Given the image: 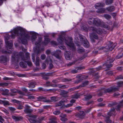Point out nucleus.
Listing matches in <instances>:
<instances>
[{"instance_id":"nucleus-1","label":"nucleus","mask_w":123,"mask_h":123,"mask_svg":"<svg viewBox=\"0 0 123 123\" xmlns=\"http://www.w3.org/2000/svg\"><path fill=\"white\" fill-rule=\"evenodd\" d=\"M12 32L19 36V42L24 44L27 43V39L30 37L29 34L26 33L25 30L21 27H18L14 29Z\"/></svg>"},{"instance_id":"nucleus-2","label":"nucleus","mask_w":123,"mask_h":123,"mask_svg":"<svg viewBox=\"0 0 123 123\" xmlns=\"http://www.w3.org/2000/svg\"><path fill=\"white\" fill-rule=\"evenodd\" d=\"M29 54L28 52L25 53V57L24 56V53L22 52L19 53H14V55L12 56V60L14 62L16 61L19 62L20 60H23L27 62L28 65L31 66L32 65L31 62L30 61H26L27 60H29L30 58Z\"/></svg>"},{"instance_id":"nucleus-3","label":"nucleus","mask_w":123,"mask_h":123,"mask_svg":"<svg viewBox=\"0 0 123 123\" xmlns=\"http://www.w3.org/2000/svg\"><path fill=\"white\" fill-rule=\"evenodd\" d=\"M73 40L72 37H69L68 38L67 40L62 35H61L57 39V40L59 43L62 44L63 42H64L69 47L70 49L72 50H74L75 48Z\"/></svg>"},{"instance_id":"nucleus-4","label":"nucleus","mask_w":123,"mask_h":123,"mask_svg":"<svg viewBox=\"0 0 123 123\" xmlns=\"http://www.w3.org/2000/svg\"><path fill=\"white\" fill-rule=\"evenodd\" d=\"M10 36L9 35H6L5 38V42L6 44V47L7 49H11L13 45L12 40L8 41Z\"/></svg>"},{"instance_id":"nucleus-5","label":"nucleus","mask_w":123,"mask_h":123,"mask_svg":"<svg viewBox=\"0 0 123 123\" xmlns=\"http://www.w3.org/2000/svg\"><path fill=\"white\" fill-rule=\"evenodd\" d=\"M114 59L112 58L111 56H107V62L104 64V65L106 66L107 68H109L112 67L113 64H111L110 65H108V63H112L114 61Z\"/></svg>"},{"instance_id":"nucleus-6","label":"nucleus","mask_w":123,"mask_h":123,"mask_svg":"<svg viewBox=\"0 0 123 123\" xmlns=\"http://www.w3.org/2000/svg\"><path fill=\"white\" fill-rule=\"evenodd\" d=\"M89 30L90 31H93V32H96L98 34H101L104 33V30L101 29H97L95 28L91 27H89Z\"/></svg>"},{"instance_id":"nucleus-7","label":"nucleus","mask_w":123,"mask_h":123,"mask_svg":"<svg viewBox=\"0 0 123 123\" xmlns=\"http://www.w3.org/2000/svg\"><path fill=\"white\" fill-rule=\"evenodd\" d=\"M42 39H40L38 42H36L35 43V44L36 45V50L35 52L38 55V54L40 53V51L39 49V47L41 43Z\"/></svg>"},{"instance_id":"nucleus-8","label":"nucleus","mask_w":123,"mask_h":123,"mask_svg":"<svg viewBox=\"0 0 123 123\" xmlns=\"http://www.w3.org/2000/svg\"><path fill=\"white\" fill-rule=\"evenodd\" d=\"M61 52L59 50L57 51L54 53L51 54L55 56L56 58L59 59V60L62 61L63 59L62 56L60 55Z\"/></svg>"},{"instance_id":"nucleus-9","label":"nucleus","mask_w":123,"mask_h":123,"mask_svg":"<svg viewBox=\"0 0 123 123\" xmlns=\"http://www.w3.org/2000/svg\"><path fill=\"white\" fill-rule=\"evenodd\" d=\"M116 45V44L113 45L112 42L109 41V44L105 47V49L111 51L114 48Z\"/></svg>"},{"instance_id":"nucleus-10","label":"nucleus","mask_w":123,"mask_h":123,"mask_svg":"<svg viewBox=\"0 0 123 123\" xmlns=\"http://www.w3.org/2000/svg\"><path fill=\"white\" fill-rule=\"evenodd\" d=\"M52 74V73H44L41 74L43 79L47 80L49 79V76H51Z\"/></svg>"},{"instance_id":"nucleus-11","label":"nucleus","mask_w":123,"mask_h":123,"mask_svg":"<svg viewBox=\"0 0 123 123\" xmlns=\"http://www.w3.org/2000/svg\"><path fill=\"white\" fill-rule=\"evenodd\" d=\"M118 89L116 87H111L110 88H106V92L110 93L112 92H115L116 91H118Z\"/></svg>"},{"instance_id":"nucleus-12","label":"nucleus","mask_w":123,"mask_h":123,"mask_svg":"<svg viewBox=\"0 0 123 123\" xmlns=\"http://www.w3.org/2000/svg\"><path fill=\"white\" fill-rule=\"evenodd\" d=\"M24 111L26 114H30L32 112L33 110L30 109V107L28 105H26Z\"/></svg>"},{"instance_id":"nucleus-13","label":"nucleus","mask_w":123,"mask_h":123,"mask_svg":"<svg viewBox=\"0 0 123 123\" xmlns=\"http://www.w3.org/2000/svg\"><path fill=\"white\" fill-rule=\"evenodd\" d=\"M85 115V114L83 111H81L79 113H77L75 115V116L81 119H83Z\"/></svg>"},{"instance_id":"nucleus-14","label":"nucleus","mask_w":123,"mask_h":123,"mask_svg":"<svg viewBox=\"0 0 123 123\" xmlns=\"http://www.w3.org/2000/svg\"><path fill=\"white\" fill-rule=\"evenodd\" d=\"M89 83V81L88 80H86L83 82L82 84L79 86L77 87V89L80 88L82 87L86 86L88 85Z\"/></svg>"},{"instance_id":"nucleus-15","label":"nucleus","mask_w":123,"mask_h":123,"mask_svg":"<svg viewBox=\"0 0 123 123\" xmlns=\"http://www.w3.org/2000/svg\"><path fill=\"white\" fill-rule=\"evenodd\" d=\"M9 60L8 57L5 56H2L0 58V62L5 63L7 62Z\"/></svg>"},{"instance_id":"nucleus-16","label":"nucleus","mask_w":123,"mask_h":123,"mask_svg":"<svg viewBox=\"0 0 123 123\" xmlns=\"http://www.w3.org/2000/svg\"><path fill=\"white\" fill-rule=\"evenodd\" d=\"M66 59L68 60H70L72 58L71 53L69 51H66L65 55Z\"/></svg>"},{"instance_id":"nucleus-17","label":"nucleus","mask_w":123,"mask_h":123,"mask_svg":"<svg viewBox=\"0 0 123 123\" xmlns=\"http://www.w3.org/2000/svg\"><path fill=\"white\" fill-rule=\"evenodd\" d=\"M88 77V76L86 75H82L81 74H79L76 76L77 78H78L80 80H81V81L84 80L86 79Z\"/></svg>"},{"instance_id":"nucleus-18","label":"nucleus","mask_w":123,"mask_h":123,"mask_svg":"<svg viewBox=\"0 0 123 123\" xmlns=\"http://www.w3.org/2000/svg\"><path fill=\"white\" fill-rule=\"evenodd\" d=\"M49 120L50 121L47 123H57L56 121L57 118L55 116L52 117Z\"/></svg>"},{"instance_id":"nucleus-19","label":"nucleus","mask_w":123,"mask_h":123,"mask_svg":"<svg viewBox=\"0 0 123 123\" xmlns=\"http://www.w3.org/2000/svg\"><path fill=\"white\" fill-rule=\"evenodd\" d=\"M94 32L90 33V36L91 37L93 38L96 39H99L101 40L102 38L101 39H100L98 35L96 33H94Z\"/></svg>"},{"instance_id":"nucleus-20","label":"nucleus","mask_w":123,"mask_h":123,"mask_svg":"<svg viewBox=\"0 0 123 123\" xmlns=\"http://www.w3.org/2000/svg\"><path fill=\"white\" fill-rule=\"evenodd\" d=\"M30 33L32 35L31 37V40L33 41H34L37 38L36 35L37 33L33 31H30Z\"/></svg>"},{"instance_id":"nucleus-21","label":"nucleus","mask_w":123,"mask_h":123,"mask_svg":"<svg viewBox=\"0 0 123 123\" xmlns=\"http://www.w3.org/2000/svg\"><path fill=\"white\" fill-rule=\"evenodd\" d=\"M101 22L100 19H94V24L97 26H99L100 25Z\"/></svg>"},{"instance_id":"nucleus-22","label":"nucleus","mask_w":123,"mask_h":123,"mask_svg":"<svg viewBox=\"0 0 123 123\" xmlns=\"http://www.w3.org/2000/svg\"><path fill=\"white\" fill-rule=\"evenodd\" d=\"M10 91L11 92L9 94L11 96L15 95V93L18 92V90L15 89H12L10 90Z\"/></svg>"},{"instance_id":"nucleus-23","label":"nucleus","mask_w":123,"mask_h":123,"mask_svg":"<svg viewBox=\"0 0 123 123\" xmlns=\"http://www.w3.org/2000/svg\"><path fill=\"white\" fill-rule=\"evenodd\" d=\"M82 42L83 43L84 46L85 47L88 48L89 47V43L87 40H83Z\"/></svg>"},{"instance_id":"nucleus-24","label":"nucleus","mask_w":123,"mask_h":123,"mask_svg":"<svg viewBox=\"0 0 123 123\" xmlns=\"http://www.w3.org/2000/svg\"><path fill=\"white\" fill-rule=\"evenodd\" d=\"M68 93V91H66L64 90H63L61 92L62 95L65 97H68V95L67 94Z\"/></svg>"},{"instance_id":"nucleus-25","label":"nucleus","mask_w":123,"mask_h":123,"mask_svg":"<svg viewBox=\"0 0 123 123\" xmlns=\"http://www.w3.org/2000/svg\"><path fill=\"white\" fill-rule=\"evenodd\" d=\"M65 102L66 101L64 100H61L59 102L56 104L55 105V106L59 107L61 106H62V105H64V104H63V103Z\"/></svg>"},{"instance_id":"nucleus-26","label":"nucleus","mask_w":123,"mask_h":123,"mask_svg":"<svg viewBox=\"0 0 123 123\" xmlns=\"http://www.w3.org/2000/svg\"><path fill=\"white\" fill-rule=\"evenodd\" d=\"M9 90L7 89H3L1 90L2 94L3 95H7L8 94Z\"/></svg>"},{"instance_id":"nucleus-27","label":"nucleus","mask_w":123,"mask_h":123,"mask_svg":"<svg viewBox=\"0 0 123 123\" xmlns=\"http://www.w3.org/2000/svg\"><path fill=\"white\" fill-rule=\"evenodd\" d=\"M73 105V104H67V105H63L62 106H61L60 109H63L64 108H68L72 106Z\"/></svg>"},{"instance_id":"nucleus-28","label":"nucleus","mask_w":123,"mask_h":123,"mask_svg":"<svg viewBox=\"0 0 123 123\" xmlns=\"http://www.w3.org/2000/svg\"><path fill=\"white\" fill-rule=\"evenodd\" d=\"M36 84V83L34 82H31L28 83L29 85L28 87L30 88H34L35 87V85Z\"/></svg>"},{"instance_id":"nucleus-29","label":"nucleus","mask_w":123,"mask_h":123,"mask_svg":"<svg viewBox=\"0 0 123 123\" xmlns=\"http://www.w3.org/2000/svg\"><path fill=\"white\" fill-rule=\"evenodd\" d=\"M106 9L110 12L113 11L115 9V7L114 6H111L107 7Z\"/></svg>"},{"instance_id":"nucleus-30","label":"nucleus","mask_w":123,"mask_h":123,"mask_svg":"<svg viewBox=\"0 0 123 123\" xmlns=\"http://www.w3.org/2000/svg\"><path fill=\"white\" fill-rule=\"evenodd\" d=\"M12 118L15 120L16 121H18L23 119V117H17L14 116H12Z\"/></svg>"},{"instance_id":"nucleus-31","label":"nucleus","mask_w":123,"mask_h":123,"mask_svg":"<svg viewBox=\"0 0 123 123\" xmlns=\"http://www.w3.org/2000/svg\"><path fill=\"white\" fill-rule=\"evenodd\" d=\"M12 118L15 120L16 121H18L23 119V117H17L14 116H12Z\"/></svg>"},{"instance_id":"nucleus-32","label":"nucleus","mask_w":123,"mask_h":123,"mask_svg":"<svg viewBox=\"0 0 123 123\" xmlns=\"http://www.w3.org/2000/svg\"><path fill=\"white\" fill-rule=\"evenodd\" d=\"M120 103L121 104V105H118L117 106L115 109L117 111H119L120 110V109L121 107V106H122L123 107V100L121 101L120 102Z\"/></svg>"},{"instance_id":"nucleus-33","label":"nucleus","mask_w":123,"mask_h":123,"mask_svg":"<svg viewBox=\"0 0 123 123\" xmlns=\"http://www.w3.org/2000/svg\"><path fill=\"white\" fill-rule=\"evenodd\" d=\"M19 65L20 66L23 68H26L27 67L26 64L22 62L20 63Z\"/></svg>"},{"instance_id":"nucleus-34","label":"nucleus","mask_w":123,"mask_h":123,"mask_svg":"<svg viewBox=\"0 0 123 123\" xmlns=\"http://www.w3.org/2000/svg\"><path fill=\"white\" fill-rule=\"evenodd\" d=\"M105 9L104 8H101L99 9H98V11H97V12L98 13H101L105 12Z\"/></svg>"},{"instance_id":"nucleus-35","label":"nucleus","mask_w":123,"mask_h":123,"mask_svg":"<svg viewBox=\"0 0 123 123\" xmlns=\"http://www.w3.org/2000/svg\"><path fill=\"white\" fill-rule=\"evenodd\" d=\"M104 3H96L95 5V7L97 8L100 7H103L104 6Z\"/></svg>"},{"instance_id":"nucleus-36","label":"nucleus","mask_w":123,"mask_h":123,"mask_svg":"<svg viewBox=\"0 0 123 123\" xmlns=\"http://www.w3.org/2000/svg\"><path fill=\"white\" fill-rule=\"evenodd\" d=\"M80 95L78 94H76L74 95H72L71 96V98H74L77 99L79 98Z\"/></svg>"},{"instance_id":"nucleus-37","label":"nucleus","mask_w":123,"mask_h":123,"mask_svg":"<svg viewBox=\"0 0 123 123\" xmlns=\"http://www.w3.org/2000/svg\"><path fill=\"white\" fill-rule=\"evenodd\" d=\"M78 51L79 53H82L85 52V50L82 47H80L78 49Z\"/></svg>"},{"instance_id":"nucleus-38","label":"nucleus","mask_w":123,"mask_h":123,"mask_svg":"<svg viewBox=\"0 0 123 123\" xmlns=\"http://www.w3.org/2000/svg\"><path fill=\"white\" fill-rule=\"evenodd\" d=\"M106 119L105 120L106 123H111V120L109 119V116H105Z\"/></svg>"},{"instance_id":"nucleus-39","label":"nucleus","mask_w":123,"mask_h":123,"mask_svg":"<svg viewBox=\"0 0 123 123\" xmlns=\"http://www.w3.org/2000/svg\"><path fill=\"white\" fill-rule=\"evenodd\" d=\"M94 19L92 18H89L88 21V23L89 24H94Z\"/></svg>"},{"instance_id":"nucleus-40","label":"nucleus","mask_w":123,"mask_h":123,"mask_svg":"<svg viewBox=\"0 0 123 123\" xmlns=\"http://www.w3.org/2000/svg\"><path fill=\"white\" fill-rule=\"evenodd\" d=\"M92 96L90 94H89L85 97V100L87 101L91 99L92 98Z\"/></svg>"},{"instance_id":"nucleus-41","label":"nucleus","mask_w":123,"mask_h":123,"mask_svg":"<svg viewBox=\"0 0 123 123\" xmlns=\"http://www.w3.org/2000/svg\"><path fill=\"white\" fill-rule=\"evenodd\" d=\"M35 64L37 66H39V58L38 56L36 57Z\"/></svg>"},{"instance_id":"nucleus-42","label":"nucleus","mask_w":123,"mask_h":123,"mask_svg":"<svg viewBox=\"0 0 123 123\" xmlns=\"http://www.w3.org/2000/svg\"><path fill=\"white\" fill-rule=\"evenodd\" d=\"M103 26L105 28H106L107 30H109L110 29V27L108 25L105 24H103Z\"/></svg>"},{"instance_id":"nucleus-43","label":"nucleus","mask_w":123,"mask_h":123,"mask_svg":"<svg viewBox=\"0 0 123 123\" xmlns=\"http://www.w3.org/2000/svg\"><path fill=\"white\" fill-rule=\"evenodd\" d=\"M104 17L107 20L111 19V16L109 14H106L104 15Z\"/></svg>"},{"instance_id":"nucleus-44","label":"nucleus","mask_w":123,"mask_h":123,"mask_svg":"<svg viewBox=\"0 0 123 123\" xmlns=\"http://www.w3.org/2000/svg\"><path fill=\"white\" fill-rule=\"evenodd\" d=\"M113 2V0H106L105 1V3L107 5L111 4Z\"/></svg>"},{"instance_id":"nucleus-45","label":"nucleus","mask_w":123,"mask_h":123,"mask_svg":"<svg viewBox=\"0 0 123 123\" xmlns=\"http://www.w3.org/2000/svg\"><path fill=\"white\" fill-rule=\"evenodd\" d=\"M58 86L59 88L64 89L67 88V85H62L61 84H59L57 85Z\"/></svg>"},{"instance_id":"nucleus-46","label":"nucleus","mask_w":123,"mask_h":123,"mask_svg":"<svg viewBox=\"0 0 123 123\" xmlns=\"http://www.w3.org/2000/svg\"><path fill=\"white\" fill-rule=\"evenodd\" d=\"M98 73H94L93 74V76H94V78L95 79H98L99 77V76L98 75Z\"/></svg>"},{"instance_id":"nucleus-47","label":"nucleus","mask_w":123,"mask_h":123,"mask_svg":"<svg viewBox=\"0 0 123 123\" xmlns=\"http://www.w3.org/2000/svg\"><path fill=\"white\" fill-rule=\"evenodd\" d=\"M46 98V97L43 96H39L37 98V99H38V100H37L38 101H41L42 100L45 99Z\"/></svg>"},{"instance_id":"nucleus-48","label":"nucleus","mask_w":123,"mask_h":123,"mask_svg":"<svg viewBox=\"0 0 123 123\" xmlns=\"http://www.w3.org/2000/svg\"><path fill=\"white\" fill-rule=\"evenodd\" d=\"M101 68L102 67L101 66H100L99 67H98V68H96V69H95V70H92V72L94 73L97 71L99 70H101Z\"/></svg>"},{"instance_id":"nucleus-49","label":"nucleus","mask_w":123,"mask_h":123,"mask_svg":"<svg viewBox=\"0 0 123 123\" xmlns=\"http://www.w3.org/2000/svg\"><path fill=\"white\" fill-rule=\"evenodd\" d=\"M3 104L5 106L9 105V102L7 101L3 100Z\"/></svg>"},{"instance_id":"nucleus-50","label":"nucleus","mask_w":123,"mask_h":123,"mask_svg":"<svg viewBox=\"0 0 123 123\" xmlns=\"http://www.w3.org/2000/svg\"><path fill=\"white\" fill-rule=\"evenodd\" d=\"M44 118V117H40L38 118V120H37V122H40L43 120Z\"/></svg>"},{"instance_id":"nucleus-51","label":"nucleus","mask_w":123,"mask_h":123,"mask_svg":"<svg viewBox=\"0 0 123 123\" xmlns=\"http://www.w3.org/2000/svg\"><path fill=\"white\" fill-rule=\"evenodd\" d=\"M118 86L119 87H121L123 86V82L122 81H119L117 83Z\"/></svg>"},{"instance_id":"nucleus-52","label":"nucleus","mask_w":123,"mask_h":123,"mask_svg":"<svg viewBox=\"0 0 123 123\" xmlns=\"http://www.w3.org/2000/svg\"><path fill=\"white\" fill-rule=\"evenodd\" d=\"M50 40L49 39L47 38L45 40L43 43V44L44 45H46L49 42Z\"/></svg>"},{"instance_id":"nucleus-53","label":"nucleus","mask_w":123,"mask_h":123,"mask_svg":"<svg viewBox=\"0 0 123 123\" xmlns=\"http://www.w3.org/2000/svg\"><path fill=\"white\" fill-rule=\"evenodd\" d=\"M2 52L3 54H10L11 53V52L10 51H7L5 50H3L2 51Z\"/></svg>"},{"instance_id":"nucleus-54","label":"nucleus","mask_w":123,"mask_h":123,"mask_svg":"<svg viewBox=\"0 0 123 123\" xmlns=\"http://www.w3.org/2000/svg\"><path fill=\"white\" fill-rule=\"evenodd\" d=\"M51 83L49 81H47L46 82L45 84L44 85L47 87L50 86L51 84Z\"/></svg>"},{"instance_id":"nucleus-55","label":"nucleus","mask_w":123,"mask_h":123,"mask_svg":"<svg viewBox=\"0 0 123 123\" xmlns=\"http://www.w3.org/2000/svg\"><path fill=\"white\" fill-rule=\"evenodd\" d=\"M22 90L25 92L27 94H29L30 93V92H28L27 90L25 88H22Z\"/></svg>"},{"instance_id":"nucleus-56","label":"nucleus","mask_w":123,"mask_h":123,"mask_svg":"<svg viewBox=\"0 0 123 123\" xmlns=\"http://www.w3.org/2000/svg\"><path fill=\"white\" fill-rule=\"evenodd\" d=\"M77 89V87H76L72 88H71L69 89L68 90V92H71L74 91L75 90V89Z\"/></svg>"},{"instance_id":"nucleus-57","label":"nucleus","mask_w":123,"mask_h":123,"mask_svg":"<svg viewBox=\"0 0 123 123\" xmlns=\"http://www.w3.org/2000/svg\"><path fill=\"white\" fill-rule=\"evenodd\" d=\"M61 113V112L58 111H54L53 113L55 115H58L60 114Z\"/></svg>"},{"instance_id":"nucleus-58","label":"nucleus","mask_w":123,"mask_h":123,"mask_svg":"<svg viewBox=\"0 0 123 123\" xmlns=\"http://www.w3.org/2000/svg\"><path fill=\"white\" fill-rule=\"evenodd\" d=\"M61 120L63 122H65L67 121L68 119L65 117H61Z\"/></svg>"},{"instance_id":"nucleus-59","label":"nucleus","mask_w":123,"mask_h":123,"mask_svg":"<svg viewBox=\"0 0 123 123\" xmlns=\"http://www.w3.org/2000/svg\"><path fill=\"white\" fill-rule=\"evenodd\" d=\"M105 104H103L102 103H100L98 104L97 105L98 107H103L105 106Z\"/></svg>"},{"instance_id":"nucleus-60","label":"nucleus","mask_w":123,"mask_h":123,"mask_svg":"<svg viewBox=\"0 0 123 123\" xmlns=\"http://www.w3.org/2000/svg\"><path fill=\"white\" fill-rule=\"evenodd\" d=\"M115 113H113V112H111L110 111L108 113V115L107 116H109V118L111 116V115L113 114H114Z\"/></svg>"},{"instance_id":"nucleus-61","label":"nucleus","mask_w":123,"mask_h":123,"mask_svg":"<svg viewBox=\"0 0 123 123\" xmlns=\"http://www.w3.org/2000/svg\"><path fill=\"white\" fill-rule=\"evenodd\" d=\"M93 101H91L87 102L86 104V105H88L91 104H93Z\"/></svg>"},{"instance_id":"nucleus-62","label":"nucleus","mask_w":123,"mask_h":123,"mask_svg":"<svg viewBox=\"0 0 123 123\" xmlns=\"http://www.w3.org/2000/svg\"><path fill=\"white\" fill-rule=\"evenodd\" d=\"M123 76L122 75H120L117 76L116 78V79L117 80H118L119 79H123Z\"/></svg>"},{"instance_id":"nucleus-63","label":"nucleus","mask_w":123,"mask_h":123,"mask_svg":"<svg viewBox=\"0 0 123 123\" xmlns=\"http://www.w3.org/2000/svg\"><path fill=\"white\" fill-rule=\"evenodd\" d=\"M100 91L103 94V93H106V88H102L101 90Z\"/></svg>"},{"instance_id":"nucleus-64","label":"nucleus","mask_w":123,"mask_h":123,"mask_svg":"<svg viewBox=\"0 0 123 123\" xmlns=\"http://www.w3.org/2000/svg\"><path fill=\"white\" fill-rule=\"evenodd\" d=\"M86 56V55H84L82 57H81L80 58L79 60L80 61L82 59L85 58Z\"/></svg>"}]
</instances>
